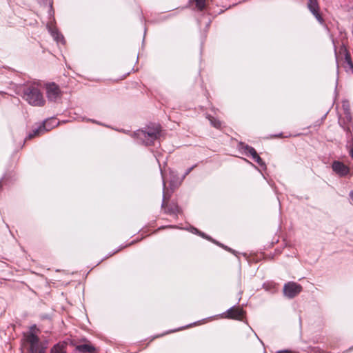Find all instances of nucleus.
<instances>
[{"instance_id": "nucleus-1", "label": "nucleus", "mask_w": 353, "mask_h": 353, "mask_svg": "<svg viewBox=\"0 0 353 353\" xmlns=\"http://www.w3.org/2000/svg\"><path fill=\"white\" fill-rule=\"evenodd\" d=\"M161 134V128L159 125L148 126L145 130H139L133 132L132 135L137 139L139 143H142L146 145L154 144Z\"/></svg>"}, {"instance_id": "nucleus-2", "label": "nucleus", "mask_w": 353, "mask_h": 353, "mask_svg": "<svg viewBox=\"0 0 353 353\" xmlns=\"http://www.w3.org/2000/svg\"><path fill=\"white\" fill-rule=\"evenodd\" d=\"M23 98L32 105L42 106L45 103L41 92V86L37 83L28 84L23 90Z\"/></svg>"}, {"instance_id": "nucleus-3", "label": "nucleus", "mask_w": 353, "mask_h": 353, "mask_svg": "<svg viewBox=\"0 0 353 353\" xmlns=\"http://www.w3.org/2000/svg\"><path fill=\"white\" fill-rule=\"evenodd\" d=\"M161 173L162 175L163 185V190H164L161 206L165 210V212L166 213H168L170 214L177 215L178 214L181 213V210H180L179 207L178 206V205L176 203H171V204L168 203V199H169V196H168L167 193L165 192V179H164L163 172L161 169Z\"/></svg>"}, {"instance_id": "nucleus-4", "label": "nucleus", "mask_w": 353, "mask_h": 353, "mask_svg": "<svg viewBox=\"0 0 353 353\" xmlns=\"http://www.w3.org/2000/svg\"><path fill=\"white\" fill-rule=\"evenodd\" d=\"M26 341L29 344L30 353H38L39 351L47 348L46 345L40 342L39 337L33 333H30L26 336Z\"/></svg>"}, {"instance_id": "nucleus-5", "label": "nucleus", "mask_w": 353, "mask_h": 353, "mask_svg": "<svg viewBox=\"0 0 353 353\" xmlns=\"http://www.w3.org/2000/svg\"><path fill=\"white\" fill-rule=\"evenodd\" d=\"M239 148L241 150H243L244 151V153L246 155H250L252 158V159L256 161L260 166L263 168H265V164L262 160V159L259 157V155L257 154L255 149L251 146H249L248 145H245L243 143H241L239 145Z\"/></svg>"}, {"instance_id": "nucleus-6", "label": "nucleus", "mask_w": 353, "mask_h": 353, "mask_svg": "<svg viewBox=\"0 0 353 353\" xmlns=\"http://www.w3.org/2000/svg\"><path fill=\"white\" fill-rule=\"evenodd\" d=\"M301 285L294 282H289L285 284L283 288L285 296L290 299L296 296L301 292Z\"/></svg>"}, {"instance_id": "nucleus-7", "label": "nucleus", "mask_w": 353, "mask_h": 353, "mask_svg": "<svg viewBox=\"0 0 353 353\" xmlns=\"http://www.w3.org/2000/svg\"><path fill=\"white\" fill-rule=\"evenodd\" d=\"M46 94L48 100L51 101H56L61 97L60 89L54 83L46 85Z\"/></svg>"}, {"instance_id": "nucleus-8", "label": "nucleus", "mask_w": 353, "mask_h": 353, "mask_svg": "<svg viewBox=\"0 0 353 353\" xmlns=\"http://www.w3.org/2000/svg\"><path fill=\"white\" fill-rule=\"evenodd\" d=\"M307 8L316 20L321 23H324L323 18L320 13V7L318 0H308Z\"/></svg>"}, {"instance_id": "nucleus-9", "label": "nucleus", "mask_w": 353, "mask_h": 353, "mask_svg": "<svg viewBox=\"0 0 353 353\" xmlns=\"http://www.w3.org/2000/svg\"><path fill=\"white\" fill-rule=\"evenodd\" d=\"M245 312L239 307H232L227 310L224 316L227 319H232L241 321L244 317Z\"/></svg>"}, {"instance_id": "nucleus-10", "label": "nucleus", "mask_w": 353, "mask_h": 353, "mask_svg": "<svg viewBox=\"0 0 353 353\" xmlns=\"http://www.w3.org/2000/svg\"><path fill=\"white\" fill-rule=\"evenodd\" d=\"M332 168L333 171L340 176H345L350 172L349 168L339 161H334Z\"/></svg>"}, {"instance_id": "nucleus-11", "label": "nucleus", "mask_w": 353, "mask_h": 353, "mask_svg": "<svg viewBox=\"0 0 353 353\" xmlns=\"http://www.w3.org/2000/svg\"><path fill=\"white\" fill-rule=\"evenodd\" d=\"M47 28L53 37V39L57 41V43H65V39L63 36L59 32L57 28L53 26L52 22H50L47 24Z\"/></svg>"}, {"instance_id": "nucleus-12", "label": "nucleus", "mask_w": 353, "mask_h": 353, "mask_svg": "<svg viewBox=\"0 0 353 353\" xmlns=\"http://www.w3.org/2000/svg\"><path fill=\"white\" fill-rule=\"evenodd\" d=\"M76 350L81 353H93L96 352V348L91 344H81L76 347Z\"/></svg>"}, {"instance_id": "nucleus-13", "label": "nucleus", "mask_w": 353, "mask_h": 353, "mask_svg": "<svg viewBox=\"0 0 353 353\" xmlns=\"http://www.w3.org/2000/svg\"><path fill=\"white\" fill-rule=\"evenodd\" d=\"M58 124L59 122L57 121V119L52 118L44 121L43 126L44 128L45 131H49L55 126L58 125Z\"/></svg>"}, {"instance_id": "nucleus-14", "label": "nucleus", "mask_w": 353, "mask_h": 353, "mask_svg": "<svg viewBox=\"0 0 353 353\" xmlns=\"http://www.w3.org/2000/svg\"><path fill=\"white\" fill-rule=\"evenodd\" d=\"M58 124L59 122L57 121V119L52 118L44 121L43 126L44 128L45 131H49L55 126L58 125Z\"/></svg>"}, {"instance_id": "nucleus-15", "label": "nucleus", "mask_w": 353, "mask_h": 353, "mask_svg": "<svg viewBox=\"0 0 353 353\" xmlns=\"http://www.w3.org/2000/svg\"><path fill=\"white\" fill-rule=\"evenodd\" d=\"M58 124L59 122L57 121V119L52 118L44 121L43 126L44 128L45 131H49L55 126L58 125Z\"/></svg>"}, {"instance_id": "nucleus-16", "label": "nucleus", "mask_w": 353, "mask_h": 353, "mask_svg": "<svg viewBox=\"0 0 353 353\" xmlns=\"http://www.w3.org/2000/svg\"><path fill=\"white\" fill-rule=\"evenodd\" d=\"M341 51L345 54V59L347 65L350 66L351 69H353V64L351 60L350 55L344 46H342L341 47Z\"/></svg>"}, {"instance_id": "nucleus-17", "label": "nucleus", "mask_w": 353, "mask_h": 353, "mask_svg": "<svg viewBox=\"0 0 353 353\" xmlns=\"http://www.w3.org/2000/svg\"><path fill=\"white\" fill-rule=\"evenodd\" d=\"M43 132H46L45 130H44V128L42 125H40L39 127H38L37 128L34 129L32 130V132H30L28 136V139H30L36 136H39L41 134H42Z\"/></svg>"}, {"instance_id": "nucleus-18", "label": "nucleus", "mask_w": 353, "mask_h": 353, "mask_svg": "<svg viewBox=\"0 0 353 353\" xmlns=\"http://www.w3.org/2000/svg\"><path fill=\"white\" fill-rule=\"evenodd\" d=\"M208 118L209 121H210V123L212 124V125H213L214 128H218V129L221 128L222 123L219 120H218L211 116H209Z\"/></svg>"}, {"instance_id": "nucleus-19", "label": "nucleus", "mask_w": 353, "mask_h": 353, "mask_svg": "<svg viewBox=\"0 0 353 353\" xmlns=\"http://www.w3.org/2000/svg\"><path fill=\"white\" fill-rule=\"evenodd\" d=\"M51 353H65L64 346L60 344L54 345L51 349Z\"/></svg>"}, {"instance_id": "nucleus-20", "label": "nucleus", "mask_w": 353, "mask_h": 353, "mask_svg": "<svg viewBox=\"0 0 353 353\" xmlns=\"http://www.w3.org/2000/svg\"><path fill=\"white\" fill-rule=\"evenodd\" d=\"M197 9L202 11L205 7V0H194Z\"/></svg>"}, {"instance_id": "nucleus-21", "label": "nucleus", "mask_w": 353, "mask_h": 353, "mask_svg": "<svg viewBox=\"0 0 353 353\" xmlns=\"http://www.w3.org/2000/svg\"><path fill=\"white\" fill-rule=\"evenodd\" d=\"M190 231H191V232H192V233H194V234H199L200 236H203V237H204V238H206V239H210V238H208V237L205 236V235L203 233H202V232H199V231L196 228H191V230H190Z\"/></svg>"}, {"instance_id": "nucleus-22", "label": "nucleus", "mask_w": 353, "mask_h": 353, "mask_svg": "<svg viewBox=\"0 0 353 353\" xmlns=\"http://www.w3.org/2000/svg\"><path fill=\"white\" fill-rule=\"evenodd\" d=\"M195 166H192L190 168H188L186 172H185L184 175L183 176V179L192 170L193 168H194Z\"/></svg>"}, {"instance_id": "nucleus-23", "label": "nucleus", "mask_w": 353, "mask_h": 353, "mask_svg": "<svg viewBox=\"0 0 353 353\" xmlns=\"http://www.w3.org/2000/svg\"><path fill=\"white\" fill-rule=\"evenodd\" d=\"M350 154L351 157L353 159V137H352V146L350 150Z\"/></svg>"}, {"instance_id": "nucleus-24", "label": "nucleus", "mask_w": 353, "mask_h": 353, "mask_svg": "<svg viewBox=\"0 0 353 353\" xmlns=\"http://www.w3.org/2000/svg\"><path fill=\"white\" fill-rule=\"evenodd\" d=\"M350 199H351L352 200V201H353V190L350 192Z\"/></svg>"}, {"instance_id": "nucleus-25", "label": "nucleus", "mask_w": 353, "mask_h": 353, "mask_svg": "<svg viewBox=\"0 0 353 353\" xmlns=\"http://www.w3.org/2000/svg\"><path fill=\"white\" fill-rule=\"evenodd\" d=\"M335 54H336V60H338L339 56H338V54L336 53V50H335Z\"/></svg>"}, {"instance_id": "nucleus-26", "label": "nucleus", "mask_w": 353, "mask_h": 353, "mask_svg": "<svg viewBox=\"0 0 353 353\" xmlns=\"http://www.w3.org/2000/svg\"><path fill=\"white\" fill-rule=\"evenodd\" d=\"M318 353H325V352H323V351H321V350H318Z\"/></svg>"}, {"instance_id": "nucleus-27", "label": "nucleus", "mask_w": 353, "mask_h": 353, "mask_svg": "<svg viewBox=\"0 0 353 353\" xmlns=\"http://www.w3.org/2000/svg\"><path fill=\"white\" fill-rule=\"evenodd\" d=\"M2 93L1 92H0V94Z\"/></svg>"}]
</instances>
